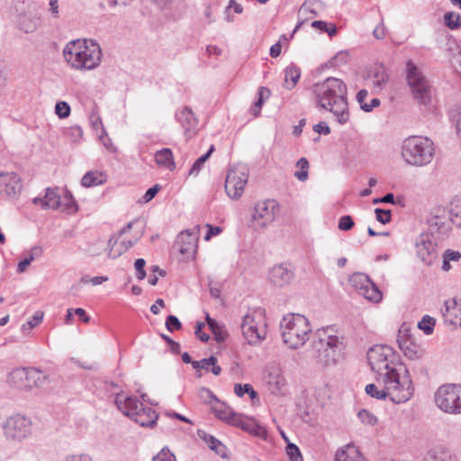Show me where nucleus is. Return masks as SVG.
Instances as JSON below:
<instances>
[{"label":"nucleus","mask_w":461,"mask_h":461,"mask_svg":"<svg viewBox=\"0 0 461 461\" xmlns=\"http://www.w3.org/2000/svg\"><path fill=\"white\" fill-rule=\"evenodd\" d=\"M317 107L329 111L339 124L349 121L348 87L339 78L328 77L312 86Z\"/></svg>","instance_id":"obj_1"},{"label":"nucleus","mask_w":461,"mask_h":461,"mask_svg":"<svg viewBox=\"0 0 461 461\" xmlns=\"http://www.w3.org/2000/svg\"><path fill=\"white\" fill-rule=\"evenodd\" d=\"M65 62L72 69L79 71L93 70L102 61V49L92 39H77L68 41L62 51Z\"/></svg>","instance_id":"obj_2"},{"label":"nucleus","mask_w":461,"mask_h":461,"mask_svg":"<svg viewBox=\"0 0 461 461\" xmlns=\"http://www.w3.org/2000/svg\"><path fill=\"white\" fill-rule=\"evenodd\" d=\"M375 381L383 384L388 391L389 399L394 403H403L409 401L414 393L412 380L407 367L399 364L395 367L389 368V371L375 376Z\"/></svg>","instance_id":"obj_3"},{"label":"nucleus","mask_w":461,"mask_h":461,"mask_svg":"<svg viewBox=\"0 0 461 461\" xmlns=\"http://www.w3.org/2000/svg\"><path fill=\"white\" fill-rule=\"evenodd\" d=\"M114 402L122 414L140 426L153 428L156 425L158 414L151 407L140 402L137 396H125L122 393H120L115 395Z\"/></svg>","instance_id":"obj_4"},{"label":"nucleus","mask_w":461,"mask_h":461,"mask_svg":"<svg viewBox=\"0 0 461 461\" xmlns=\"http://www.w3.org/2000/svg\"><path fill=\"white\" fill-rule=\"evenodd\" d=\"M434 155V143L429 138L410 136L402 144V157L407 165L427 166L433 160Z\"/></svg>","instance_id":"obj_5"},{"label":"nucleus","mask_w":461,"mask_h":461,"mask_svg":"<svg viewBox=\"0 0 461 461\" xmlns=\"http://www.w3.org/2000/svg\"><path fill=\"white\" fill-rule=\"evenodd\" d=\"M283 341L290 348H298L309 339L312 329L306 317L301 314L284 316L280 322Z\"/></svg>","instance_id":"obj_6"},{"label":"nucleus","mask_w":461,"mask_h":461,"mask_svg":"<svg viewBox=\"0 0 461 461\" xmlns=\"http://www.w3.org/2000/svg\"><path fill=\"white\" fill-rule=\"evenodd\" d=\"M5 440L10 444H23L33 433V423L30 417L21 412L12 413L0 424Z\"/></svg>","instance_id":"obj_7"},{"label":"nucleus","mask_w":461,"mask_h":461,"mask_svg":"<svg viewBox=\"0 0 461 461\" xmlns=\"http://www.w3.org/2000/svg\"><path fill=\"white\" fill-rule=\"evenodd\" d=\"M312 348L316 357L324 366L335 364L342 355L344 346L337 336L328 335L326 330H318L313 337Z\"/></svg>","instance_id":"obj_8"},{"label":"nucleus","mask_w":461,"mask_h":461,"mask_svg":"<svg viewBox=\"0 0 461 461\" xmlns=\"http://www.w3.org/2000/svg\"><path fill=\"white\" fill-rule=\"evenodd\" d=\"M49 382V375L36 367H18L7 376L8 384L21 392L42 388Z\"/></svg>","instance_id":"obj_9"},{"label":"nucleus","mask_w":461,"mask_h":461,"mask_svg":"<svg viewBox=\"0 0 461 461\" xmlns=\"http://www.w3.org/2000/svg\"><path fill=\"white\" fill-rule=\"evenodd\" d=\"M240 328L243 337L250 345L259 344L266 338V323L260 311H253L245 314Z\"/></svg>","instance_id":"obj_10"},{"label":"nucleus","mask_w":461,"mask_h":461,"mask_svg":"<svg viewBox=\"0 0 461 461\" xmlns=\"http://www.w3.org/2000/svg\"><path fill=\"white\" fill-rule=\"evenodd\" d=\"M435 402L444 412L461 413V384L441 385L435 393Z\"/></svg>","instance_id":"obj_11"},{"label":"nucleus","mask_w":461,"mask_h":461,"mask_svg":"<svg viewBox=\"0 0 461 461\" xmlns=\"http://www.w3.org/2000/svg\"><path fill=\"white\" fill-rule=\"evenodd\" d=\"M393 351L391 347L384 345H375L367 352V360L371 369L376 374V376L389 371V368L395 367L393 361Z\"/></svg>","instance_id":"obj_12"},{"label":"nucleus","mask_w":461,"mask_h":461,"mask_svg":"<svg viewBox=\"0 0 461 461\" xmlns=\"http://www.w3.org/2000/svg\"><path fill=\"white\" fill-rule=\"evenodd\" d=\"M428 231L436 239H444L451 230L452 219L448 211L443 207H437L431 211L427 218Z\"/></svg>","instance_id":"obj_13"},{"label":"nucleus","mask_w":461,"mask_h":461,"mask_svg":"<svg viewBox=\"0 0 461 461\" xmlns=\"http://www.w3.org/2000/svg\"><path fill=\"white\" fill-rule=\"evenodd\" d=\"M264 383L267 391L274 395H285L288 391V383L280 365L273 363L266 366Z\"/></svg>","instance_id":"obj_14"},{"label":"nucleus","mask_w":461,"mask_h":461,"mask_svg":"<svg viewBox=\"0 0 461 461\" xmlns=\"http://www.w3.org/2000/svg\"><path fill=\"white\" fill-rule=\"evenodd\" d=\"M437 240L429 232H422L415 238L416 256L427 266H430L438 258Z\"/></svg>","instance_id":"obj_15"},{"label":"nucleus","mask_w":461,"mask_h":461,"mask_svg":"<svg viewBox=\"0 0 461 461\" xmlns=\"http://www.w3.org/2000/svg\"><path fill=\"white\" fill-rule=\"evenodd\" d=\"M248 171L245 167L231 168L225 180V191L231 199H238L243 194L248 182Z\"/></svg>","instance_id":"obj_16"},{"label":"nucleus","mask_w":461,"mask_h":461,"mask_svg":"<svg viewBox=\"0 0 461 461\" xmlns=\"http://www.w3.org/2000/svg\"><path fill=\"white\" fill-rule=\"evenodd\" d=\"M397 343L403 355L411 360L420 359L424 354V348L414 342L408 328L402 326L398 330Z\"/></svg>","instance_id":"obj_17"},{"label":"nucleus","mask_w":461,"mask_h":461,"mask_svg":"<svg viewBox=\"0 0 461 461\" xmlns=\"http://www.w3.org/2000/svg\"><path fill=\"white\" fill-rule=\"evenodd\" d=\"M276 205L275 200L259 202L255 205L252 217L258 227L265 228L275 220Z\"/></svg>","instance_id":"obj_18"},{"label":"nucleus","mask_w":461,"mask_h":461,"mask_svg":"<svg viewBox=\"0 0 461 461\" xmlns=\"http://www.w3.org/2000/svg\"><path fill=\"white\" fill-rule=\"evenodd\" d=\"M350 281L355 285L359 294L363 295L368 301L374 303L381 301L382 293L375 285L369 280L367 276L357 274L352 276Z\"/></svg>","instance_id":"obj_19"},{"label":"nucleus","mask_w":461,"mask_h":461,"mask_svg":"<svg viewBox=\"0 0 461 461\" xmlns=\"http://www.w3.org/2000/svg\"><path fill=\"white\" fill-rule=\"evenodd\" d=\"M17 14L14 18L15 27L24 33L34 32L41 24L40 16L32 10L16 7Z\"/></svg>","instance_id":"obj_20"},{"label":"nucleus","mask_w":461,"mask_h":461,"mask_svg":"<svg viewBox=\"0 0 461 461\" xmlns=\"http://www.w3.org/2000/svg\"><path fill=\"white\" fill-rule=\"evenodd\" d=\"M20 176L14 172L0 173V192L9 198L17 197L22 191Z\"/></svg>","instance_id":"obj_21"},{"label":"nucleus","mask_w":461,"mask_h":461,"mask_svg":"<svg viewBox=\"0 0 461 461\" xmlns=\"http://www.w3.org/2000/svg\"><path fill=\"white\" fill-rule=\"evenodd\" d=\"M175 117L184 129V134L186 140L195 135L198 122L190 108L185 107L177 111Z\"/></svg>","instance_id":"obj_22"},{"label":"nucleus","mask_w":461,"mask_h":461,"mask_svg":"<svg viewBox=\"0 0 461 461\" xmlns=\"http://www.w3.org/2000/svg\"><path fill=\"white\" fill-rule=\"evenodd\" d=\"M294 271L285 264L274 266L268 273L269 281L276 286L284 287L291 283L294 278Z\"/></svg>","instance_id":"obj_23"},{"label":"nucleus","mask_w":461,"mask_h":461,"mask_svg":"<svg viewBox=\"0 0 461 461\" xmlns=\"http://www.w3.org/2000/svg\"><path fill=\"white\" fill-rule=\"evenodd\" d=\"M198 237L196 231L185 230L177 238L178 250L186 257H193L197 249Z\"/></svg>","instance_id":"obj_24"},{"label":"nucleus","mask_w":461,"mask_h":461,"mask_svg":"<svg viewBox=\"0 0 461 461\" xmlns=\"http://www.w3.org/2000/svg\"><path fill=\"white\" fill-rule=\"evenodd\" d=\"M32 203L36 205H41L43 209H59L61 206V197L56 188L48 187L45 190L44 197H35Z\"/></svg>","instance_id":"obj_25"},{"label":"nucleus","mask_w":461,"mask_h":461,"mask_svg":"<svg viewBox=\"0 0 461 461\" xmlns=\"http://www.w3.org/2000/svg\"><path fill=\"white\" fill-rule=\"evenodd\" d=\"M413 99L420 104L428 107L431 103L432 87L430 83L409 86Z\"/></svg>","instance_id":"obj_26"},{"label":"nucleus","mask_w":461,"mask_h":461,"mask_svg":"<svg viewBox=\"0 0 461 461\" xmlns=\"http://www.w3.org/2000/svg\"><path fill=\"white\" fill-rule=\"evenodd\" d=\"M335 461H366V459L359 449L350 443L337 450Z\"/></svg>","instance_id":"obj_27"},{"label":"nucleus","mask_w":461,"mask_h":461,"mask_svg":"<svg viewBox=\"0 0 461 461\" xmlns=\"http://www.w3.org/2000/svg\"><path fill=\"white\" fill-rule=\"evenodd\" d=\"M406 79L409 86L429 83L420 68L411 60L406 64Z\"/></svg>","instance_id":"obj_28"},{"label":"nucleus","mask_w":461,"mask_h":461,"mask_svg":"<svg viewBox=\"0 0 461 461\" xmlns=\"http://www.w3.org/2000/svg\"><path fill=\"white\" fill-rule=\"evenodd\" d=\"M446 303L447 309L444 313V321L453 329L461 327V305H458L455 301Z\"/></svg>","instance_id":"obj_29"},{"label":"nucleus","mask_w":461,"mask_h":461,"mask_svg":"<svg viewBox=\"0 0 461 461\" xmlns=\"http://www.w3.org/2000/svg\"><path fill=\"white\" fill-rule=\"evenodd\" d=\"M141 235L142 231L140 232L139 236L134 240H122L120 244H118L117 240H113V238H111L108 242V246L110 247L108 251L109 258H118L123 252L127 251L130 248H131Z\"/></svg>","instance_id":"obj_30"},{"label":"nucleus","mask_w":461,"mask_h":461,"mask_svg":"<svg viewBox=\"0 0 461 461\" xmlns=\"http://www.w3.org/2000/svg\"><path fill=\"white\" fill-rule=\"evenodd\" d=\"M217 363V357L211 356L208 358H203L200 361H194L192 363V366L195 370L203 369L206 372H212L214 375H219L221 372V367Z\"/></svg>","instance_id":"obj_31"},{"label":"nucleus","mask_w":461,"mask_h":461,"mask_svg":"<svg viewBox=\"0 0 461 461\" xmlns=\"http://www.w3.org/2000/svg\"><path fill=\"white\" fill-rule=\"evenodd\" d=\"M155 160L159 167L170 171H173L176 168L174 156L170 149L164 148L158 150L155 154Z\"/></svg>","instance_id":"obj_32"},{"label":"nucleus","mask_w":461,"mask_h":461,"mask_svg":"<svg viewBox=\"0 0 461 461\" xmlns=\"http://www.w3.org/2000/svg\"><path fill=\"white\" fill-rule=\"evenodd\" d=\"M388 76L383 67L375 68L369 76V82L375 92H379L385 86Z\"/></svg>","instance_id":"obj_33"},{"label":"nucleus","mask_w":461,"mask_h":461,"mask_svg":"<svg viewBox=\"0 0 461 461\" xmlns=\"http://www.w3.org/2000/svg\"><path fill=\"white\" fill-rule=\"evenodd\" d=\"M447 210L452 219L453 225L461 228V194L452 198Z\"/></svg>","instance_id":"obj_34"},{"label":"nucleus","mask_w":461,"mask_h":461,"mask_svg":"<svg viewBox=\"0 0 461 461\" xmlns=\"http://www.w3.org/2000/svg\"><path fill=\"white\" fill-rule=\"evenodd\" d=\"M301 77V69L291 64L285 69V87L291 90L293 89Z\"/></svg>","instance_id":"obj_35"},{"label":"nucleus","mask_w":461,"mask_h":461,"mask_svg":"<svg viewBox=\"0 0 461 461\" xmlns=\"http://www.w3.org/2000/svg\"><path fill=\"white\" fill-rule=\"evenodd\" d=\"M211 409L218 419L225 422H227L233 412L230 407L218 399H215V401L212 403Z\"/></svg>","instance_id":"obj_36"},{"label":"nucleus","mask_w":461,"mask_h":461,"mask_svg":"<svg viewBox=\"0 0 461 461\" xmlns=\"http://www.w3.org/2000/svg\"><path fill=\"white\" fill-rule=\"evenodd\" d=\"M366 393L371 396L372 398L377 400H385L389 399V394H387V390L385 389L383 384H369L365 388Z\"/></svg>","instance_id":"obj_37"},{"label":"nucleus","mask_w":461,"mask_h":461,"mask_svg":"<svg viewBox=\"0 0 461 461\" xmlns=\"http://www.w3.org/2000/svg\"><path fill=\"white\" fill-rule=\"evenodd\" d=\"M206 322L218 342L224 341L227 337V332L221 325H220L214 319L211 318L209 313H206Z\"/></svg>","instance_id":"obj_38"},{"label":"nucleus","mask_w":461,"mask_h":461,"mask_svg":"<svg viewBox=\"0 0 461 461\" xmlns=\"http://www.w3.org/2000/svg\"><path fill=\"white\" fill-rule=\"evenodd\" d=\"M104 176L97 171L87 172L81 179V184L85 187H91L103 184Z\"/></svg>","instance_id":"obj_39"},{"label":"nucleus","mask_w":461,"mask_h":461,"mask_svg":"<svg viewBox=\"0 0 461 461\" xmlns=\"http://www.w3.org/2000/svg\"><path fill=\"white\" fill-rule=\"evenodd\" d=\"M59 209L68 214L74 213L77 211V203L69 191H66L63 198L61 199V206Z\"/></svg>","instance_id":"obj_40"},{"label":"nucleus","mask_w":461,"mask_h":461,"mask_svg":"<svg viewBox=\"0 0 461 461\" xmlns=\"http://www.w3.org/2000/svg\"><path fill=\"white\" fill-rule=\"evenodd\" d=\"M213 150H214V147H213V145H212L205 154H203V156L198 158L193 164L192 167L190 168L189 175L197 176L199 174L200 170L202 169L203 164L210 158V156L212 155Z\"/></svg>","instance_id":"obj_41"},{"label":"nucleus","mask_w":461,"mask_h":461,"mask_svg":"<svg viewBox=\"0 0 461 461\" xmlns=\"http://www.w3.org/2000/svg\"><path fill=\"white\" fill-rule=\"evenodd\" d=\"M198 436L208 445V447L215 450L218 454L221 453L219 447H222V444L212 435H210L203 430H198Z\"/></svg>","instance_id":"obj_42"},{"label":"nucleus","mask_w":461,"mask_h":461,"mask_svg":"<svg viewBox=\"0 0 461 461\" xmlns=\"http://www.w3.org/2000/svg\"><path fill=\"white\" fill-rule=\"evenodd\" d=\"M312 27L317 29L322 32H326L329 36L332 37L336 35L338 30L334 23H327L324 21H313L312 23Z\"/></svg>","instance_id":"obj_43"},{"label":"nucleus","mask_w":461,"mask_h":461,"mask_svg":"<svg viewBox=\"0 0 461 461\" xmlns=\"http://www.w3.org/2000/svg\"><path fill=\"white\" fill-rule=\"evenodd\" d=\"M297 167L299 170L294 172V176L302 182H304L308 179V170H309V162L305 158H301L297 163Z\"/></svg>","instance_id":"obj_44"},{"label":"nucleus","mask_w":461,"mask_h":461,"mask_svg":"<svg viewBox=\"0 0 461 461\" xmlns=\"http://www.w3.org/2000/svg\"><path fill=\"white\" fill-rule=\"evenodd\" d=\"M436 321L434 318L424 315L422 319L418 322V328L421 330L426 335L433 333Z\"/></svg>","instance_id":"obj_45"},{"label":"nucleus","mask_w":461,"mask_h":461,"mask_svg":"<svg viewBox=\"0 0 461 461\" xmlns=\"http://www.w3.org/2000/svg\"><path fill=\"white\" fill-rule=\"evenodd\" d=\"M445 24L450 30H456L461 27L460 15L454 12H447L444 14Z\"/></svg>","instance_id":"obj_46"},{"label":"nucleus","mask_w":461,"mask_h":461,"mask_svg":"<svg viewBox=\"0 0 461 461\" xmlns=\"http://www.w3.org/2000/svg\"><path fill=\"white\" fill-rule=\"evenodd\" d=\"M258 101L255 103L254 107L252 108V113L255 116H258L260 113V110L263 104L264 98H268L270 95V91L264 86H260L258 93Z\"/></svg>","instance_id":"obj_47"},{"label":"nucleus","mask_w":461,"mask_h":461,"mask_svg":"<svg viewBox=\"0 0 461 461\" xmlns=\"http://www.w3.org/2000/svg\"><path fill=\"white\" fill-rule=\"evenodd\" d=\"M43 319V312H37L26 323H23L22 325V331L23 332H29L32 329L38 326Z\"/></svg>","instance_id":"obj_48"},{"label":"nucleus","mask_w":461,"mask_h":461,"mask_svg":"<svg viewBox=\"0 0 461 461\" xmlns=\"http://www.w3.org/2000/svg\"><path fill=\"white\" fill-rule=\"evenodd\" d=\"M286 455L288 456L291 461H303L299 447L294 443H287Z\"/></svg>","instance_id":"obj_49"},{"label":"nucleus","mask_w":461,"mask_h":461,"mask_svg":"<svg viewBox=\"0 0 461 461\" xmlns=\"http://www.w3.org/2000/svg\"><path fill=\"white\" fill-rule=\"evenodd\" d=\"M70 106L67 102H57L55 105V113L60 119L68 118L70 114Z\"/></svg>","instance_id":"obj_50"},{"label":"nucleus","mask_w":461,"mask_h":461,"mask_svg":"<svg viewBox=\"0 0 461 461\" xmlns=\"http://www.w3.org/2000/svg\"><path fill=\"white\" fill-rule=\"evenodd\" d=\"M375 219L382 224L389 223L392 221V212L381 208L375 209Z\"/></svg>","instance_id":"obj_51"},{"label":"nucleus","mask_w":461,"mask_h":461,"mask_svg":"<svg viewBox=\"0 0 461 461\" xmlns=\"http://www.w3.org/2000/svg\"><path fill=\"white\" fill-rule=\"evenodd\" d=\"M357 416L363 423L367 425L374 426L377 422L376 417L370 411L364 409L358 411Z\"/></svg>","instance_id":"obj_52"},{"label":"nucleus","mask_w":461,"mask_h":461,"mask_svg":"<svg viewBox=\"0 0 461 461\" xmlns=\"http://www.w3.org/2000/svg\"><path fill=\"white\" fill-rule=\"evenodd\" d=\"M230 8H233L236 14H241L243 12V7L241 5L238 4L235 0H230L229 5L225 9V20L229 23L233 22V16L229 14V11Z\"/></svg>","instance_id":"obj_53"},{"label":"nucleus","mask_w":461,"mask_h":461,"mask_svg":"<svg viewBox=\"0 0 461 461\" xmlns=\"http://www.w3.org/2000/svg\"><path fill=\"white\" fill-rule=\"evenodd\" d=\"M165 324L169 331H173L175 330H178L182 327L180 321L175 315H168Z\"/></svg>","instance_id":"obj_54"},{"label":"nucleus","mask_w":461,"mask_h":461,"mask_svg":"<svg viewBox=\"0 0 461 461\" xmlns=\"http://www.w3.org/2000/svg\"><path fill=\"white\" fill-rule=\"evenodd\" d=\"M339 229L340 230H349L354 227V221L351 216L344 215L339 221Z\"/></svg>","instance_id":"obj_55"},{"label":"nucleus","mask_w":461,"mask_h":461,"mask_svg":"<svg viewBox=\"0 0 461 461\" xmlns=\"http://www.w3.org/2000/svg\"><path fill=\"white\" fill-rule=\"evenodd\" d=\"M146 261L143 258H138L134 263V267L137 273V278L142 280L146 277V271L144 269Z\"/></svg>","instance_id":"obj_56"},{"label":"nucleus","mask_w":461,"mask_h":461,"mask_svg":"<svg viewBox=\"0 0 461 461\" xmlns=\"http://www.w3.org/2000/svg\"><path fill=\"white\" fill-rule=\"evenodd\" d=\"M152 461H176V456L169 451L163 448Z\"/></svg>","instance_id":"obj_57"},{"label":"nucleus","mask_w":461,"mask_h":461,"mask_svg":"<svg viewBox=\"0 0 461 461\" xmlns=\"http://www.w3.org/2000/svg\"><path fill=\"white\" fill-rule=\"evenodd\" d=\"M451 119L456 123V134L461 139V107L456 108L451 113Z\"/></svg>","instance_id":"obj_58"},{"label":"nucleus","mask_w":461,"mask_h":461,"mask_svg":"<svg viewBox=\"0 0 461 461\" xmlns=\"http://www.w3.org/2000/svg\"><path fill=\"white\" fill-rule=\"evenodd\" d=\"M199 396L204 402L210 403L211 405L215 399H217L213 393L207 388H202L199 392Z\"/></svg>","instance_id":"obj_59"},{"label":"nucleus","mask_w":461,"mask_h":461,"mask_svg":"<svg viewBox=\"0 0 461 461\" xmlns=\"http://www.w3.org/2000/svg\"><path fill=\"white\" fill-rule=\"evenodd\" d=\"M64 461H93V459L89 454L79 453L66 456Z\"/></svg>","instance_id":"obj_60"},{"label":"nucleus","mask_w":461,"mask_h":461,"mask_svg":"<svg viewBox=\"0 0 461 461\" xmlns=\"http://www.w3.org/2000/svg\"><path fill=\"white\" fill-rule=\"evenodd\" d=\"M67 132L73 141H77L83 135V131L78 125H73L69 127Z\"/></svg>","instance_id":"obj_61"},{"label":"nucleus","mask_w":461,"mask_h":461,"mask_svg":"<svg viewBox=\"0 0 461 461\" xmlns=\"http://www.w3.org/2000/svg\"><path fill=\"white\" fill-rule=\"evenodd\" d=\"M204 327V323L201 321H197L195 324V336L203 342H207L210 339L209 335L203 331Z\"/></svg>","instance_id":"obj_62"},{"label":"nucleus","mask_w":461,"mask_h":461,"mask_svg":"<svg viewBox=\"0 0 461 461\" xmlns=\"http://www.w3.org/2000/svg\"><path fill=\"white\" fill-rule=\"evenodd\" d=\"M249 433L263 438H265L267 436V431L266 428L258 424L256 421L252 426V429H250Z\"/></svg>","instance_id":"obj_63"},{"label":"nucleus","mask_w":461,"mask_h":461,"mask_svg":"<svg viewBox=\"0 0 461 461\" xmlns=\"http://www.w3.org/2000/svg\"><path fill=\"white\" fill-rule=\"evenodd\" d=\"M159 190H160V185L158 184L149 188L146 191L145 194L143 195L144 202L148 203V202L151 201L156 196V194H158V192Z\"/></svg>","instance_id":"obj_64"}]
</instances>
